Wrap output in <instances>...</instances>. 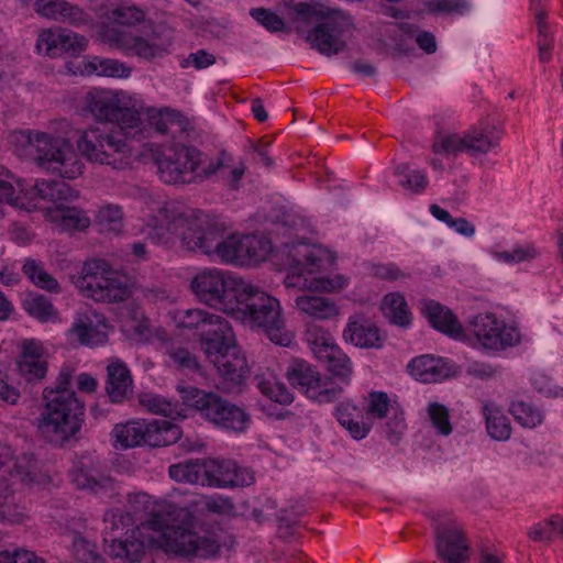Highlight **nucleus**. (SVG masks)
Segmentation results:
<instances>
[{
    "instance_id": "33",
    "label": "nucleus",
    "mask_w": 563,
    "mask_h": 563,
    "mask_svg": "<svg viewBox=\"0 0 563 563\" xmlns=\"http://www.w3.org/2000/svg\"><path fill=\"white\" fill-rule=\"evenodd\" d=\"M407 367L411 376L427 384L440 382L450 374L448 363L443 358L433 355L415 357Z\"/></svg>"
},
{
    "instance_id": "56",
    "label": "nucleus",
    "mask_w": 563,
    "mask_h": 563,
    "mask_svg": "<svg viewBox=\"0 0 563 563\" xmlns=\"http://www.w3.org/2000/svg\"><path fill=\"white\" fill-rule=\"evenodd\" d=\"M430 212L435 219L444 222L461 235L472 238L475 234V225L465 218H453L449 211L438 205H431Z\"/></svg>"
},
{
    "instance_id": "61",
    "label": "nucleus",
    "mask_w": 563,
    "mask_h": 563,
    "mask_svg": "<svg viewBox=\"0 0 563 563\" xmlns=\"http://www.w3.org/2000/svg\"><path fill=\"white\" fill-rule=\"evenodd\" d=\"M391 416L388 417L384 427L385 437L391 442L397 443L406 430V422L402 410L398 407L391 408Z\"/></svg>"
},
{
    "instance_id": "1",
    "label": "nucleus",
    "mask_w": 563,
    "mask_h": 563,
    "mask_svg": "<svg viewBox=\"0 0 563 563\" xmlns=\"http://www.w3.org/2000/svg\"><path fill=\"white\" fill-rule=\"evenodd\" d=\"M146 234L154 243L179 240L188 251H199L221 262L238 264L236 235L224 239L223 223L179 201H168L158 208L147 223Z\"/></svg>"
},
{
    "instance_id": "8",
    "label": "nucleus",
    "mask_w": 563,
    "mask_h": 563,
    "mask_svg": "<svg viewBox=\"0 0 563 563\" xmlns=\"http://www.w3.org/2000/svg\"><path fill=\"white\" fill-rule=\"evenodd\" d=\"M73 282L85 297L96 302H122L132 294L129 278L102 258L86 261Z\"/></svg>"
},
{
    "instance_id": "13",
    "label": "nucleus",
    "mask_w": 563,
    "mask_h": 563,
    "mask_svg": "<svg viewBox=\"0 0 563 563\" xmlns=\"http://www.w3.org/2000/svg\"><path fill=\"white\" fill-rule=\"evenodd\" d=\"M84 110L96 121L111 124L128 115L142 119L137 100L123 90L92 88L84 96Z\"/></svg>"
},
{
    "instance_id": "40",
    "label": "nucleus",
    "mask_w": 563,
    "mask_h": 563,
    "mask_svg": "<svg viewBox=\"0 0 563 563\" xmlns=\"http://www.w3.org/2000/svg\"><path fill=\"white\" fill-rule=\"evenodd\" d=\"M48 218L65 231H81L90 225V219L85 211L65 205L48 210Z\"/></svg>"
},
{
    "instance_id": "31",
    "label": "nucleus",
    "mask_w": 563,
    "mask_h": 563,
    "mask_svg": "<svg viewBox=\"0 0 563 563\" xmlns=\"http://www.w3.org/2000/svg\"><path fill=\"white\" fill-rule=\"evenodd\" d=\"M343 339L357 347L362 349H379L383 346V338L378 328L369 321L351 317L343 331Z\"/></svg>"
},
{
    "instance_id": "36",
    "label": "nucleus",
    "mask_w": 563,
    "mask_h": 563,
    "mask_svg": "<svg viewBox=\"0 0 563 563\" xmlns=\"http://www.w3.org/2000/svg\"><path fill=\"white\" fill-rule=\"evenodd\" d=\"M482 415L485 418L486 431L496 441H506L511 435V424L500 406L494 401L482 404Z\"/></svg>"
},
{
    "instance_id": "53",
    "label": "nucleus",
    "mask_w": 563,
    "mask_h": 563,
    "mask_svg": "<svg viewBox=\"0 0 563 563\" xmlns=\"http://www.w3.org/2000/svg\"><path fill=\"white\" fill-rule=\"evenodd\" d=\"M257 388L264 396L277 404L285 406L291 404L294 400V396L288 388L273 377H258Z\"/></svg>"
},
{
    "instance_id": "37",
    "label": "nucleus",
    "mask_w": 563,
    "mask_h": 563,
    "mask_svg": "<svg viewBox=\"0 0 563 563\" xmlns=\"http://www.w3.org/2000/svg\"><path fill=\"white\" fill-rule=\"evenodd\" d=\"M141 537L142 532L135 530L124 541L113 538L106 551L110 556L121 559L125 563H140L145 553V542Z\"/></svg>"
},
{
    "instance_id": "32",
    "label": "nucleus",
    "mask_w": 563,
    "mask_h": 563,
    "mask_svg": "<svg viewBox=\"0 0 563 563\" xmlns=\"http://www.w3.org/2000/svg\"><path fill=\"white\" fill-rule=\"evenodd\" d=\"M285 5L289 10V19L298 32H303L309 25L323 22L334 8L321 3L295 2L288 0Z\"/></svg>"
},
{
    "instance_id": "50",
    "label": "nucleus",
    "mask_w": 563,
    "mask_h": 563,
    "mask_svg": "<svg viewBox=\"0 0 563 563\" xmlns=\"http://www.w3.org/2000/svg\"><path fill=\"white\" fill-rule=\"evenodd\" d=\"M357 408L349 402H342L336 407L335 415L340 424L345 428L355 440L364 439L369 432L366 423L355 420Z\"/></svg>"
},
{
    "instance_id": "46",
    "label": "nucleus",
    "mask_w": 563,
    "mask_h": 563,
    "mask_svg": "<svg viewBox=\"0 0 563 563\" xmlns=\"http://www.w3.org/2000/svg\"><path fill=\"white\" fill-rule=\"evenodd\" d=\"M24 310L41 322H56L59 313L49 298L40 294H30L23 301Z\"/></svg>"
},
{
    "instance_id": "48",
    "label": "nucleus",
    "mask_w": 563,
    "mask_h": 563,
    "mask_svg": "<svg viewBox=\"0 0 563 563\" xmlns=\"http://www.w3.org/2000/svg\"><path fill=\"white\" fill-rule=\"evenodd\" d=\"M139 402L148 412L154 415L170 417L173 419L181 416V409L178 402L170 401L157 394L142 393L139 396Z\"/></svg>"
},
{
    "instance_id": "63",
    "label": "nucleus",
    "mask_w": 563,
    "mask_h": 563,
    "mask_svg": "<svg viewBox=\"0 0 563 563\" xmlns=\"http://www.w3.org/2000/svg\"><path fill=\"white\" fill-rule=\"evenodd\" d=\"M0 563H46L35 552L15 548L13 550L0 551Z\"/></svg>"
},
{
    "instance_id": "58",
    "label": "nucleus",
    "mask_w": 563,
    "mask_h": 563,
    "mask_svg": "<svg viewBox=\"0 0 563 563\" xmlns=\"http://www.w3.org/2000/svg\"><path fill=\"white\" fill-rule=\"evenodd\" d=\"M427 412L432 426L441 435H449L452 433V424L450 422L449 409L439 402H430Z\"/></svg>"
},
{
    "instance_id": "15",
    "label": "nucleus",
    "mask_w": 563,
    "mask_h": 563,
    "mask_svg": "<svg viewBox=\"0 0 563 563\" xmlns=\"http://www.w3.org/2000/svg\"><path fill=\"white\" fill-rule=\"evenodd\" d=\"M107 42L126 56L151 62L164 57L172 45L170 38L163 35L159 27H153L150 33L134 34L117 27L104 33Z\"/></svg>"
},
{
    "instance_id": "20",
    "label": "nucleus",
    "mask_w": 563,
    "mask_h": 563,
    "mask_svg": "<svg viewBox=\"0 0 563 563\" xmlns=\"http://www.w3.org/2000/svg\"><path fill=\"white\" fill-rule=\"evenodd\" d=\"M497 145L498 137L494 135L493 129L479 125L470 129L463 135L454 133L438 139L433 143V152L453 156L465 152L476 156L488 153Z\"/></svg>"
},
{
    "instance_id": "24",
    "label": "nucleus",
    "mask_w": 563,
    "mask_h": 563,
    "mask_svg": "<svg viewBox=\"0 0 563 563\" xmlns=\"http://www.w3.org/2000/svg\"><path fill=\"white\" fill-rule=\"evenodd\" d=\"M13 184L16 188L15 197L32 198L35 202L31 211L38 208L40 201L51 202L57 208L78 198V192L64 181L38 179L30 189H25L15 178Z\"/></svg>"
},
{
    "instance_id": "64",
    "label": "nucleus",
    "mask_w": 563,
    "mask_h": 563,
    "mask_svg": "<svg viewBox=\"0 0 563 563\" xmlns=\"http://www.w3.org/2000/svg\"><path fill=\"white\" fill-rule=\"evenodd\" d=\"M250 14L254 20H256L269 32L283 31L285 26L284 20L279 15L267 9L253 8L251 9Z\"/></svg>"
},
{
    "instance_id": "43",
    "label": "nucleus",
    "mask_w": 563,
    "mask_h": 563,
    "mask_svg": "<svg viewBox=\"0 0 563 563\" xmlns=\"http://www.w3.org/2000/svg\"><path fill=\"white\" fill-rule=\"evenodd\" d=\"M169 476L183 483L207 486L206 460L188 461L169 466Z\"/></svg>"
},
{
    "instance_id": "62",
    "label": "nucleus",
    "mask_w": 563,
    "mask_h": 563,
    "mask_svg": "<svg viewBox=\"0 0 563 563\" xmlns=\"http://www.w3.org/2000/svg\"><path fill=\"white\" fill-rule=\"evenodd\" d=\"M391 408L396 407L390 405L389 398L386 393L373 391L369 394L367 402L368 415L382 419L384 417H387V415L391 412Z\"/></svg>"
},
{
    "instance_id": "57",
    "label": "nucleus",
    "mask_w": 563,
    "mask_h": 563,
    "mask_svg": "<svg viewBox=\"0 0 563 563\" xmlns=\"http://www.w3.org/2000/svg\"><path fill=\"white\" fill-rule=\"evenodd\" d=\"M395 175L399 177V184L413 192L422 191L428 185L427 176L402 164L396 167Z\"/></svg>"
},
{
    "instance_id": "25",
    "label": "nucleus",
    "mask_w": 563,
    "mask_h": 563,
    "mask_svg": "<svg viewBox=\"0 0 563 563\" xmlns=\"http://www.w3.org/2000/svg\"><path fill=\"white\" fill-rule=\"evenodd\" d=\"M88 45L86 36L67 29L57 32L52 30L43 31L37 38L36 47L49 57H57L62 54L77 56Z\"/></svg>"
},
{
    "instance_id": "52",
    "label": "nucleus",
    "mask_w": 563,
    "mask_h": 563,
    "mask_svg": "<svg viewBox=\"0 0 563 563\" xmlns=\"http://www.w3.org/2000/svg\"><path fill=\"white\" fill-rule=\"evenodd\" d=\"M167 364L180 372L196 373L200 369V364L195 354L187 347L172 344L166 351Z\"/></svg>"
},
{
    "instance_id": "10",
    "label": "nucleus",
    "mask_w": 563,
    "mask_h": 563,
    "mask_svg": "<svg viewBox=\"0 0 563 563\" xmlns=\"http://www.w3.org/2000/svg\"><path fill=\"white\" fill-rule=\"evenodd\" d=\"M179 393L186 406L195 408L208 421L223 430L241 433L251 424V417L244 408L217 394L206 393L191 386L181 387Z\"/></svg>"
},
{
    "instance_id": "41",
    "label": "nucleus",
    "mask_w": 563,
    "mask_h": 563,
    "mask_svg": "<svg viewBox=\"0 0 563 563\" xmlns=\"http://www.w3.org/2000/svg\"><path fill=\"white\" fill-rule=\"evenodd\" d=\"M70 478L77 488L91 492H97L107 483V477L93 466L92 462L85 460L74 465L70 471Z\"/></svg>"
},
{
    "instance_id": "18",
    "label": "nucleus",
    "mask_w": 563,
    "mask_h": 563,
    "mask_svg": "<svg viewBox=\"0 0 563 563\" xmlns=\"http://www.w3.org/2000/svg\"><path fill=\"white\" fill-rule=\"evenodd\" d=\"M306 335L314 356L325 365L333 377L339 379L340 386H347L353 374V363L331 333L313 325L308 329Z\"/></svg>"
},
{
    "instance_id": "23",
    "label": "nucleus",
    "mask_w": 563,
    "mask_h": 563,
    "mask_svg": "<svg viewBox=\"0 0 563 563\" xmlns=\"http://www.w3.org/2000/svg\"><path fill=\"white\" fill-rule=\"evenodd\" d=\"M109 324L106 317L92 309L79 312L67 331L70 341L85 346H98L108 341Z\"/></svg>"
},
{
    "instance_id": "59",
    "label": "nucleus",
    "mask_w": 563,
    "mask_h": 563,
    "mask_svg": "<svg viewBox=\"0 0 563 563\" xmlns=\"http://www.w3.org/2000/svg\"><path fill=\"white\" fill-rule=\"evenodd\" d=\"M123 212L117 205H106L97 213L98 224L102 230L118 232L121 229Z\"/></svg>"
},
{
    "instance_id": "11",
    "label": "nucleus",
    "mask_w": 563,
    "mask_h": 563,
    "mask_svg": "<svg viewBox=\"0 0 563 563\" xmlns=\"http://www.w3.org/2000/svg\"><path fill=\"white\" fill-rule=\"evenodd\" d=\"M243 284V279L213 267L199 271L190 282V289L200 302L229 314Z\"/></svg>"
},
{
    "instance_id": "17",
    "label": "nucleus",
    "mask_w": 563,
    "mask_h": 563,
    "mask_svg": "<svg viewBox=\"0 0 563 563\" xmlns=\"http://www.w3.org/2000/svg\"><path fill=\"white\" fill-rule=\"evenodd\" d=\"M352 29L351 16L333 9L323 22L307 32L306 41L320 54L331 57L345 49Z\"/></svg>"
},
{
    "instance_id": "16",
    "label": "nucleus",
    "mask_w": 563,
    "mask_h": 563,
    "mask_svg": "<svg viewBox=\"0 0 563 563\" xmlns=\"http://www.w3.org/2000/svg\"><path fill=\"white\" fill-rule=\"evenodd\" d=\"M203 351L225 380L234 386L242 384L249 372V365L245 355L235 344L232 328L229 333H224L219 339H209L203 345Z\"/></svg>"
},
{
    "instance_id": "47",
    "label": "nucleus",
    "mask_w": 563,
    "mask_h": 563,
    "mask_svg": "<svg viewBox=\"0 0 563 563\" xmlns=\"http://www.w3.org/2000/svg\"><path fill=\"white\" fill-rule=\"evenodd\" d=\"M531 10L534 11V16L538 24V48L539 59L542 63H547L551 58V52L553 48V36L550 26L547 23V12L541 7L540 2L532 1Z\"/></svg>"
},
{
    "instance_id": "3",
    "label": "nucleus",
    "mask_w": 563,
    "mask_h": 563,
    "mask_svg": "<svg viewBox=\"0 0 563 563\" xmlns=\"http://www.w3.org/2000/svg\"><path fill=\"white\" fill-rule=\"evenodd\" d=\"M146 132L147 126L143 119L128 115L109 125L84 129L76 144L88 162L108 166L112 170H123L131 163V142L143 140Z\"/></svg>"
},
{
    "instance_id": "21",
    "label": "nucleus",
    "mask_w": 563,
    "mask_h": 563,
    "mask_svg": "<svg viewBox=\"0 0 563 563\" xmlns=\"http://www.w3.org/2000/svg\"><path fill=\"white\" fill-rule=\"evenodd\" d=\"M435 549L444 563H467L470 544L462 526L453 518L434 523Z\"/></svg>"
},
{
    "instance_id": "5",
    "label": "nucleus",
    "mask_w": 563,
    "mask_h": 563,
    "mask_svg": "<svg viewBox=\"0 0 563 563\" xmlns=\"http://www.w3.org/2000/svg\"><path fill=\"white\" fill-rule=\"evenodd\" d=\"M153 161L159 179L168 185H187L201 181L219 172L223 159L207 158L194 146H153Z\"/></svg>"
},
{
    "instance_id": "60",
    "label": "nucleus",
    "mask_w": 563,
    "mask_h": 563,
    "mask_svg": "<svg viewBox=\"0 0 563 563\" xmlns=\"http://www.w3.org/2000/svg\"><path fill=\"white\" fill-rule=\"evenodd\" d=\"M73 554L80 563H103L96 545L79 536H76L73 540Z\"/></svg>"
},
{
    "instance_id": "12",
    "label": "nucleus",
    "mask_w": 563,
    "mask_h": 563,
    "mask_svg": "<svg viewBox=\"0 0 563 563\" xmlns=\"http://www.w3.org/2000/svg\"><path fill=\"white\" fill-rule=\"evenodd\" d=\"M115 449H129L147 444L166 446L176 443L181 437V429L168 420H132L115 424L112 432Z\"/></svg>"
},
{
    "instance_id": "2",
    "label": "nucleus",
    "mask_w": 563,
    "mask_h": 563,
    "mask_svg": "<svg viewBox=\"0 0 563 563\" xmlns=\"http://www.w3.org/2000/svg\"><path fill=\"white\" fill-rule=\"evenodd\" d=\"M192 515L172 504L159 505L146 528L151 531L148 542L167 554L209 559L220 552V543L211 532L199 533L194 529Z\"/></svg>"
},
{
    "instance_id": "7",
    "label": "nucleus",
    "mask_w": 563,
    "mask_h": 563,
    "mask_svg": "<svg viewBox=\"0 0 563 563\" xmlns=\"http://www.w3.org/2000/svg\"><path fill=\"white\" fill-rule=\"evenodd\" d=\"M45 408L38 429L52 443L64 444L75 438L82 426L85 406L75 391H45Z\"/></svg>"
},
{
    "instance_id": "28",
    "label": "nucleus",
    "mask_w": 563,
    "mask_h": 563,
    "mask_svg": "<svg viewBox=\"0 0 563 563\" xmlns=\"http://www.w3.org/2000/svg\"><path fill=\"white\" fill-rule=\"evenodd\" d=\"M421 311L438 331L460 340L464 338V328L457 317L445 306L432 299L421 301Z\"/></svg>"
},
{
    "instance_id": "26",
    "label": "nucleus",
    "mask_w": 563,
    "mask_h": 563,
    "mask_svg": "<svg viewBox=\"0 0 563 563\" xmlns=\"http://www.w3.org/2000/svg\"><path fill=\"white\" fill-rule=\"evenodd\" d=\"M207 486L230 488L253 483V474L232 460H206Z\"/></svg>"
},
{
    "instance_id": "29",
    "label": "nucleus",
    "mask_w": 563,
    "mask_h": 563,
    "mask_svg": "<svg viewBox=\"0 0 563 563\" xmlns=\"http://www.w3.org/2000/svg\"><path fill=\"white\" fill-rule=\"evenodd\" d=\"M20 375L26 382H38L47 373V362L42 345L35 341H25L16 362Z\"/></svg>"
},
{
    "instance_id": "27",
    "label": "nucleus",
    "mask_w": 563,
    "mask_h": 563,
    "mask_svg": "<svg viewBox=\"0 0 563 563\" xmlns=\"http://www.w3.org/2000/svg\"><path fill=\"white\" fill-rule=\"evenodd\" d=\"M34 11L48 20L81 26L89 23V15L78 5L65 0H35Z\"/></svg>"
},
{
    "instance_id": "55",
    "label": "nucleus",
    "mask_w": 563,
    "mask_h": 563,
    "mask_svg": "<svg viewBox=\"0 0 563 563\" xmlns=\"http://www.w3.org/2000/svg\"><path fill=\"white\" fill-rule=\"evenodd\" d=\"M540 255V251L533 243L516 244L510 251L496 252L495 258L506 264H519L530 262Z\"/></svg>"
},
{
    "instance_id": "44",
    "label": "nucleus",
    "mask_w": 563,
    "mask_h": 563,
    "mask_svg": "<svg viewBox=\"0 0 563 563\" xmlns=\"http://www.w3.org/2000/svg\"><path fill=\"white\" fill-rule=\"evenodd\" d=\"M508 411L515 421L528 429L540 426L544 420V412L539 407L521 399H512Z\"/></svg>"
},
{
    "instance_id": "6",
    "label": "nucleus",
    "mask_w": 563,
    "mask_h": 563,
    "mask_svg": "<svg viewBox=\"0 0 563 563\" xmlns=\"http://www.w3.org/2000/svg\"><path fill=\"white\" fill-rule=\"evenodd\" d=\"M290 273L286 278L288 287L335 292L347 286V278L343 275H322V272L333 265L334 258L320 246H296L290 252Z\"/></svg>"
},
{
    "instance_id": "45",
    "label": "nucleus",
    "mask_w": 563,
    "mask_h": 563,
    "mask_svg": "<svg viewBox=\"0 0 563 563\" xmlns=\"http://www.w3.org/2000/svg\"><path fill=\"white\" fill-rule=\"evenodd\" d=\"M382 310L384 316L396 325L406 327L410 323V310L399 292L387 294L383 299Z\"/></svg>"
},
{
    "instance_id": "49",
    "label": "nucleus",
    "mask_w": 563,
    "mask_h": 563,
    "mask_svg": "<svg viewBox=\"0 0 563 563\" xmlns=\"http://www.w3.org/2000/svg\"><path fill=\"white\" fill-rule=\"evenodd\" d=\"M14 177L0 168V202H7L10 206L31 212L35 207L32 198L15 197L16 188L13 184Z\"/></svg>"
},
{
    "instance_id": "39",
    "label": "nucleus",
    "mask_w": 563,
    "mask_h": 563,
    "mask_svg": "<svg viewBox=\"0 0 563 563\" xmlns=\"http://www.w3.org/2000/svg\"><path fill=\"white\" fill-rule=\"evenodd\" d=\"M297 309L318 320H329L339 314L335 302L329 298L302 295L295 299Z\"/></svg>"
},
{
    "instance_id": "30",
    "label": "nucleus",
    "mask_w": 563,
    "mask_h": 563,
    "mask_svg": "<svg viewBox=\"0 0 563 563\" xmlns=\"http://www.w3.org/2000/svg\"><path fill=\"white\" fill-rule=\"evenodd\" d=\"M25 140L31 148L34 162L45 172L48 169V164H52V161L55 159L57 151L67 142L41 131H27Z\"/></svg>"
},
{
    "instance_id": "19",
    "label": "nucleus",
    "mask_w": 563,
    "mask_h": 563,
    "mask_svg": "<svg viewBox=\"0 0 563 563\" xmlns=\"http://www.w3.org/2000/svg\"><path fill=\"white\" fill-rule=\"evenodd\" d=\"M468 330L476 346L486 351H503L520 342L518 330L492 312L474 316L468 322Z\"/></svg>"
},
{
    "instance_id": "22",
    "label": "nucleus",
    "mask_w": 563,
    "mask_h": 563,
    "mask_svg": "<svg viewBox=\"0 0 563 563\" xmlns=\"http://www.w3.org/2000/svg\"><path fill=\"white\" fill-rule=\"evenodd\" d=\"M175 320L177 327L197 331L202 349L209 339H219L232 328L227 319L202 309L179 310Z\"/></svg>"
},
{
    "instance_id": "9",
    "label": "nucleus",
    "mask_w": 563,
    "mask_h": 563,
    "mask_svg": "<svg viewBox=\"0 0 563 563\" xmlns=\"http://www.w3.org/2000/svg\"><path fill=\"white\" fill-rule=\"evenodd\" d=\"M37 462L32 454L15 456L8 445H0V518L19 523L24 519V509L19 506L12 486L16 482L33 483Z\"/></svg>"
},
{
    "instance_id": "35",
    "label": "nucleus",
    "mask_w": 563,
    "mask_h": 563,
    "mask_svg": "<svg viewBox=\"0 0 563 563\" xmlns=\"http://www.w3.org/2000/svg\"><path fill=\"white\" fill-rule=\"evenodd\" d=\"M106 390L112 402H122L132 390V377L129 368L121 361L111 362L107 367Z\"/></svg>"
},
{
    "instance_id": "42",
    "label": "nucleus",
    "mask_w": 563,
    "mask_h": 563,
    "mask_svg": "<svg viewBox=\"0 0 563 563\" xmlns=\"http://www.w3.org/2000/svg\"><path fill=\"white\" fill-rule=\"evenodd\" d=\"M23 274L36 287L48 292H60V285L45 268L42 262L27 257L23 262Z\"/></svg>"
},
{
    "instance_id": "54",
    "label": "nucleus",
    "mask_w": 563,
    "mask_h": 563,
    "mask_svg": "<svg viewBox=\"0 0 563 563\" xmlns=\"http://www.w3.org/2000/svg\"><path fill=\"white\" fill-rule=\"evenodd\" d=\"M109 19L119 25L135 27L146 19V12L137 5H118L110 10Z\"/></svg>"
},
{
    "instance_id": "4",
    "label": "nucleus",
    "mask_w": 563,
    "mask_h": 563,
    "mask_svg": "<svg viewBox=\"0 0 563 563\" xmlns=\"http://www.w3.org/2000/svg\"><path fill=\"white\" fill-rule=\"evenodd\" d=\"M229 316L252 329H261L267 338L280 346H290L292 332L285 328L279 301L244 282Z\"/></svg>"
},
{
    "instance_id": "51",
    "label": "nucleus",
    "mask_w": 563,
    "mask_h": 563,
    "mask_svg": "<svg viewBox=\"0 0 563 563\" xmlns=\"http://www.w3.org/2000/svg\"><path fill=\"white\" fill-rule=\"evenodd\" d=\"M528 537L534 542H552L555 538L563 537V519L559 515H553L533 525Z\"/></svg>"
},
{
    "instance_id": "14",
    "label": "nucleus",
    "mask_w": 563,
    "mask_h": 563,
    "mask_svg": "<svg viewBox=\"0 0 563 563\" xmlns=\"http://www.w3.org/2000/svg\"><path fill=\"white\" fill-rule=\"evenodd\" d=\"M285 375L291 386L320 404L333 401L343 393V386L302 358H294Z\"/></svg>"
},
{
    "instance_id": "38",
    "label": "nucleus",
    "mask_w": 563,
    "mask_h": 563,
    "mask_svg": "<svg viewBox=\"0 0 563 563\" xmlns=\"http://www.w3.org/2000/svg\"><path fill=\"white\" fill-rule=\"evenodd\" d=\"M84 70L88 75H97L112 78H129L132 74V68L125 63L101 56H90L84 63Z\"/></svg>"
},
{
    "instance_id": "34",
    "label": "nucleus",
    "mask_w": 563,
    "mask_h": 563,
    "mask_svg": "<svg viewBox=\"0 0 563 563\" xmlns=\"http://www.w3.org/2000/svg\"><path fill=\"white\" fill-rule=\"evenodd\" d=\"M52 162V164H48L46 172L64 179H76L81 176L85 169V164L68 141L57 151V155Z\"/></svg>"
}]
</instances>
